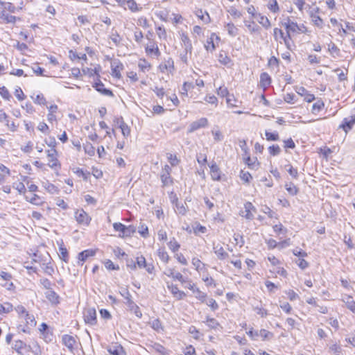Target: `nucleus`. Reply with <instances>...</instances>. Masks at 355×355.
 <instances>
[{
    "instance_id": "34",
    "label": "nucleus",
    "mask_w": 355,
    "mask_h": 355,
    "mask_svg": "<svg viewBox=\"0 0 355 355\" xmlns=\"http://www.w3.org/2000/svg\"><path fill=\"white\" fill-rule=\"evenodd\" d=\"M138 232L144 238L149 236L148 228L145 224L140 223V225L138 227Z\"/></svg>"
},
{
    "instance_id": "25",
    "label": "nucleus",
    "mask_w": 355,
    "mask_h": 355,
    "mask_svg": "<svg viewBox=\"0 0 355 355\" xmlns=\"http://www.w3.org/2000/svg\"><path fill=\"white\" fill-rule=\"evenodd\" d=\"M159 68L162 72H164L170 69H173V61L171 58L166 60L164 63L159 64Z\"/></svg>"
},
{
    "instance_id": "9",
    "label": "nucleus",
    "mask_w": 355,
    "mask_h": 355,
    "mask_svg": "<svg viewBox=\"0 0 355 355\" xmlns=\"http://www.w3.org/2000/svg\"><path fill=\"white\" fill-rule=\"evenodd\" d=\"M148 348L152 352H157L159 355H168V351L159 343H153L148 345Z\"/></svg>"
},
{
    "instance_id": "40",
    "label": "nucleus",
    "mask_w": 355,
    "mask_h": 355,
    "mask_svg": "<svg viewBox=\"0 0 355 355\" xmlns=\"http://www.w3.org/2000/svg\"><path fill=\"white\" fill-rule=\"evenodd\" d=\"M33 102L38 105H46V101L42 94H38L35 97L31 96Z\"/></svg>"
},
{
    "instance_id": "1",
    "label": "nucleus",
    "mask_w": 355,
    "mask_h": 355,
    "mask_svg": "<svg viewBox=\"0 0 355 355\" xmlns=\"http://www.w3.org/2000/svg\"><path fill=\"white\" fill-rule=\"evenodd\" d=\"M100 69V66H98V67H95L94 69V73L97 75V77L94 78L92 87L101 94L105 96L113 97V92L110 89L105 88L104 84L98 78V71Z\"/></svg>"
},
{
    "instance_id": "4",
    "label": "nucleus",
    "mask_w": 355,
    "mask_h": 355,
    "mask_svg": "<svg viewBox=\"0 0 355 355\" xmlns=\"http://www.w3.org/2000/svg\"><path fill=\"white\" fill-rule=\"evenodd\" d=\"M208 119L205 117H202L197 121H193L189 127L188 132H193L200 128H204L208 126Z\"/></svg>"
},
{
    "instance_id": "28",
    "label": "nucleus",
    "mask_w": 355,
    "mask_h": 355,
    "mask_svg": "<svg viewBox=\"0 0 355 355\" xmlns=\"http://www.w3.org/2000/svg\"><path fill=\"white\" fill-rule=\"evenodd\" d=\"M285 189L291 196L297 195L299 191L297 187L292 182L286 183Z\"/></svg>"
},
{
    "instance_id": "56",
    "label": "nucleus",
    "mask_w": 355,
    "mask_h": 355,
    "mask_svg": "<svg viewBox=\"0 0 355 355\" xmlns=\"http://www.w3.org/2000/svg\"><path fill=\"white\" fill-rule=\"evenodd\" d=\"M241 179L245 182H249L252 178L251 174L248 171H241L240 173Z\"/></svg>"
},
{
    "instance_id": "42",
    "label": "nucleus",
    "mask_w": 355,
    "mask_h": 355,
    "mask_svg": "<svg viewBox=\"0 0 355 355\" xmlns=\"http://www.w3.org/2000/svg\"><path fill=\"white\" fill-rule=\"evenodd\" d=\"M59 257L64 261H65V262L68 261V259H69L68 252H67V250L65 248H64L62 246L60 247V248H59Z\"/></svg>"
},
{
    "instance_id": "13",
    "label": "nucleus",
    "mask_w": 355,
    "mask_h": 355,
    "mask_svg": "<svg viewBox=\"0 0 355 355\" xmlns=\"http://www.w3.org/2000/svg\"><path fill=\"white\" fill-rule=\"evenodd\" d=\"M165 274L168 277H171L174 279H177L182 282V284L186 282V280L183 277L182 275L179 272H175V270L173 268L167 269L166 271L165 272Z\"/></svg>"
},
{
    "instance_id": "23",
    "label": "nucleus",
    "mask_w": 355,
    "mask_h": 355,
    "mask_svg": "<svg viewBox=\"0 0 355 355\" xmlns=\"http://www.w3.org/2000/svg\"><path fill=\"white\" fill-rule=\"evenodd\" d=\"M218 61L222 64L226 66L229 65L232 62V60L227 55V53L223 51H220L218 55Z\"/></svg>"
},
{
    "instance_id": "15",
    "label": "nucleus",
    "mask_w": 355,
    "mask_h": 355,
    "mask_svg": "<svg viewBox=\"0 0 355 355\" xmlns=\"http://www.w3.org/2000/svg\"><path fill=\"white\" fill-rule=\"evenodd\" d=\"M271 83V78L266 72L261 73L260 86L266 89Z\"/></svg>"
},
{
    "instance_id": "29",
    "label": "nucleus",
    "mask_w": 355,
    "mask_h": 355,
    "mask_svg": "<svg viewBox=\"0 0 355 355\" xmlns=\"http://www.w3.org/2000/svg\"><path fill=\"white\" fill-rule=\"evenodd\" d=\"M89 257V250H85L80 253L78 254V264L81 267L83 266V263Z\"/></svg>"
},
{
    "instance_id": "37",
    "label": "nucleus",
    "mask_w": 355,
    "mask_h": 355,
    "mask_svg": "<svg viewBox=\"0 0 355 355\" xmlns=\"http://www.w3.org/2000/svg\"><path fill=\"white\" fill-rule=\"evenodd\" d=\"M245 26L251 33H259L260 31V27L257 25L254 21H251L249 23H245Z\"/></svg>"
},
{
    "instance_id": "27",
    "label": "nucleus",
    "mask_w": 355,
    "mask_h": 355,
    "mask_svg": "<svg viewBox=\"0 0 355 355\" xmlns=\"http://www.w3.org/2000/svg\"><path fill=\"white\" fill-rule=\"evenodd\" d=\"M87 213L84 210H78L75 212V218L78 223H82L87 219Z\"/></svg>"
},
{
    "instance_id": "63",
    "label": "nucleus",
    "mask_w": 355,
    "mask_h": 355,
    "mask_svg": "<svg viewBox=\"0 0 355 355\" xmlns=\"http://www.w3.org/2000/svg\"><path fill=\"white\" fill-rule=\"evenodd\" d=\"M26 344L21 340H16L14 344V349L19 353H21V350L25 348Z\"/></svg>"
},
{
    "instance_id": "30",
    "label": "nucleus",
    "mask_w": 355,
    "mask_h": 355,
    "mask_svg": "<svg viewBox=\"0 0 355 355\" xmlns=\"http://www.w3.org/2000/svg\"><path fill=\"white\" fill-rule=\"evenodd\" d=\"M205 322L207 326L212 329H216L220 327L219 322L213 318L207 317Z\"/></svg>"
},
{
    "instance_id": "58",
    "label": "nucleus",
    "mask_w": 355,
    "mask_h": 355,
    "mask_svg": "<svg viewBox=\"0 0 355 355\" xmlns=\"http://www.w3.org/2000/svg\"><path fill=\"white\" fill-rule=\"evenodd\" d=\"M73 171L78 178H83V180H86L87 179V173L83 171V170L80 168H73Z\"/></svg>"
},
{
    "instance_id": "50",
    "label": "nucleus",
    "mask_w": 355,
    "mask_h": 355,
    "mask_svg": "<svg viewBox=\"0 0 355 355\" xmlns=\"http://www.w3.org/2000/svg\"><path fill=\"white\" fill-rule=\"evenodd\" d=\"M237 102V100L234 97L233 94H230L226 98V103L230 107H237V105L236 103Z\"/></svg>"
},
{
    "instance_id": "64",
    "label": "nucleus",
    "mask_w": 355,
    "mask_h": 355,
    "mask_svg": "<svg viewBox=\"0 0 355 355\" xmlns=\"http://www.w3.org/2000/svg\"><path fill=\"white\" fill-rule=\"evenodd\" d=\"M13 187L17 189L19 193H25L26 191L25 185L22 182L14 183Z\"/></svg>"
},
{
    "instance_id": "8",
    "label": "nucleus",
    "mask_w": 355,
    "mask_h": 355,
    "mask_svg": "<svg viewBox=\"0 0 355 355\" xmlns=\"http://www.w3.org/2000/svg\"><path fill=\"white\" fill-rule=\"evenodd\" d=\"M354 124L355 115L351 116L349 118H345L343 123L340 125V128L343 129V130L347 133L348 131L352 129Z\"/></svg>"
},
{
    "instance_id": "7",
    "label": "nucleus",
    "mask_w": 355,
    "mask_h": 355,
    "mask_svg": "<svg viewBox=\"0 0 355 355\" xmlns=\"http://www.w3.org/2000/svg\"><path fill=\"white\" fill-rule=\"evenodd\" d=\"M57 151L55 148H51L47 150V157L49 158L48 165L51 168H55L58 163V159L56 158Z\"/></svg>"
},
{
    "instance_id": "14",
    "label": "nucleus",
    "mask_w": 355,
    "mask_h": 355,
    "mask_svg": "<svg viewBox=\"0 0 355 355\" xmlns=\"http://www.w3.org/2000/svg\"><path fill=\"white\" fill-rule=\"evenodd\" d=\"M45 296L47 298V300L52 304H58L60 301V297L59 295L53 290L47 291L45 293Z\"/></svg>"
},
{
    "instance_id": "26",
    "label": "nucleus",
    "mask_w": 355,
    "mask_h": 355,
    "mask_svg": "<svg viewBox=\"0 0 355 355\" xmlns=\"http://www.w3.org/2000/svg\"><path fill=\"white\" fill-rule=\"evenodd\" d=\"M157 255L160 260L164 263H168L169 260V256L164 248H159L157 250Z\"/></svg>"
},
{
    "instance_id": "52",
    "label": "nucleus",
    "mask_w": 355,
    "mask_h": 355,
    "mask_svg": "<svg viewBox=\"0 0 355 355\" xmlns=\"http://www.w3.org/2000/svg\"><path fill=\"white\" fill-rule=\"evenodd\" d=\"M25 320L27 324L31 326H35L36 324V321L33 315L29 314L28 312L24 315Z\"/></svg>"
},
{
    "instance_id": "38",
    "label": "nucleus",
    "mask_w": 355,
    "mask_h": 355,
    "mask_svg": "<svg viewBox=\"0 0 355 355\" xmlns=\"http://www.w3.org/2000/svg\"><path fill=\"white\" fill-rule=\"evenodd\" d=\"M259 336H261L263 340H270L273 337V334L272 332L267 331L264 329H261L259 331Z\"/></svg>"
},
{
    "instance_id": "35",
    "label": "nucleus",
    "mask_w": 355,
    "mask_h": 355,
    "mask_svg": "<svg viewBox=\"0 0 355 355\" xmlns=\"http://www.w3.org/2000/svg\"><path fill=\"white\" fill-rule=\"evenodd\" d=\"M226 28L228 34L232 37H235L238 34V28L232 23H228Z\"/></svg>"
},
{
    "instance_id": "22",
    "label": "nucleus",
    "mask_w": 355,
    "mask_h": 355,
    "mask_svg": "<svg viewBox=\"0 0 355 355\" xmlns=\"http://www.w3.org/2000/svg\"><path fill=\"white\" fill-rule=\"evenodd\" d=\"M63 344L69 349H72L73 345L76 343L75 338L69 335H64L62 336Z\"/></svg>"
},
{
    "instance_id": "41",
    "label": "nucleus",
    "mask_w": 355,
    "mask_h": 355,
    "mask_svg": "<svg viewBox=\"0 0 355 355\" xmlns=\"http://www.w3.org/2000/svg\"><path fill=\"white\" fill-rule=\"evenodd\" d=\"M329 51L334 58L339 56L340 49L334 43L329 44Z\"/></svg>"
},
{
    "instance_id": "33",
    "label": "nucleus",
    "mask_w": 355,
    "mask_h": 355,
    "mask_svg": "<svg viewBox=\"0 0 355 355\" xmlns=\"http://www.w3.org/2000/svg\"><path fill=\"white\" fill-rule=\"evenodd\" d=\"M43 186L45 188V189L51 194H55L58 193V188L53 185V184L46 182L43 183Z\"/></svg>"
},
{
    "instance_id": "20",
    "label": "nucleus",
    "mask_w": 355,
    "mask_h": 355,
    "mask_svg": "<svg viewBox=\"0 0 355 355\" xmlns=\"http://www.w3.org/2000/svg\"><path fill=\"white\" fill-rule=\"evenodd\" d=\"M343 301L345 303L347 307L355 313V302L350 295H345L343 298Z\"/></svg>"
},
{
    "instance_id": "44",
    "label": "nucleus",
    "mask_w": 355,
    "mask_h": 355,
    "mask_svg": "<svg viewBox=\"0 0 355 355\" xmlns=\"http://www.w3.org/2000/svg\"><path fill=\"white\" fill-rule=\"evenodd\" d=\"M110 40L112 41L114 45L119 46L121 44V37L120 35L117 33L116 31L114 33H112V34L110 36Z\"/></svg>"
},
{
    "instance_id": "32",
    "label": "nucleus",
    "mask_w": 355,
    "mask_h": 355,
    "mask_svg": "<svg viewBox=\"0 0 355 355\" xmlns=\"http://www.w3.org/2000/svg\"><path fill=\"white\" fill-rule=\"evenodd\" d=\"M193 293L195 295V297L198 300H199L202 303L206 302V298L207 297V294L200 291L199 288H196V289H193Z\"/></svg>"
},
{
    "instance_id": "43",
    "label": "nucleus",
    "mask_w": 355,
    "mask_h": 355,
    "mask_svg": "<svg viewBox=\"0 0 355 355\" xmlns=\"http://www.w3.org/2000/svg\"><path fill=\"white\" fill-rule=\"evenodd\" d=\"M311 17L315 26L320 28H322L323 26V21L320 16L315 14H311Z\"/></svg>"
},
{
    "instance_id": "48",
    "label": "nucleus",
    "mask_w": 355,
    "mask_h": 355,
    "mask_svg": "<svg viewBox=\"0 0 355 355\" xmlns=\"http://www.w3.org/2000/svg\"><path fill=\"white\" fill-rule=\"evenodd\" d=\"M268 151L271 155L276 156L281 153V148L278 145H272L268 148Z\"/></svg>"
},
{
    "instance_id": "5",
    "label": "nucleus",
    "mask_w": 355,
    "mask_h": 355,
    "mask_svg": "<svg viewBox=\"0 0 355 355\" xmlns=\"http://www.w3.org/2000/svg\"><path fill=\"white\" fill-rule=\"evenodd\" d=\"M112 76L118 79L121 78V71L123 69V64L119 60H114L111 63Z\"/></svg>"
},
{
    "instance_id": "19",
    "label": "nucleus",
    "mask_w": 355,
    "mask_h": 355,
    "mask_svg": "<svg viewBox=\"0 0 355 355\" xmlns=\"http://www.w3.org/2000/svg\"><path fill=\"white\" fill-rule=\"evenodd\" d=\"M181 40L184 46V51H186V53H191L192 44L189 37L185 34H182L181 36Z\"/></svg>"
},
{
    "instance_id": "12",
    "label": "nucleus",
    "mask_w": 355,
    "mask_h": 355,
    "mask_svg": "<svg viewBox=\"0 0 355 355\" xmlns=\"http://www.w3.org/2000/svg\"><path fill=\"white\" fill-rule=\"evenodd\" d=\"M168 288L173 295V296L178 300H182L186 295L183 291L179 290L176 285H168Z\"/></svg>"
},
{
    "instance_id": "18",
    "label": "nucleus",
    "mask_w": 355,
    "mask_h": 355,
    "mask_svg": "<svg viewBox=\"0 0 355 355\" xmlns=\"http://www.w3.org/2000/svg\"><path fill=\"white\" fill-rule=\"evenodd\" d=\"M108 352L112 355H127L123 347L121 345H116L108 349Z\"/></svg>"
},
{
    "instance_id": "46",
    "label": "nucleus",
    "mask_w": 355,
    "mask_h": 355,
    "mask_svg": "<svg viewBox=\"0 0 355 355\" xmlns=\"http://www.w3.org/2000/svg\"><path fill=\"white\" fill-rule=\"evenodd\" d=\"M207 306H209L212 311H216L218 309V304L216 302V300L213 298L207 299L206 302H205Z\"/></svg>"
},
{
    "instance_id": "21",
    "label": "nucleus",
    "mask_w": 355,
    "mask_h": 355,
    "mask_svg": "<svg viewBox=\"0 0 355 355\" xmlns=\"http://www.w3.org/2000/svg\"><path fill=\"white\" fill-rule=\"evenodd\" d=\"M188 207L182 203H180L178 197H175V211L182 216L187 212Z\"/></svg>"
},
{
    "instance_id": "49",
    "label": "nucleus",
    "mask_w": 355,
    "mask_h": 355,
    "mask_svg": "<svg viewBox=\"0 0 355 355\" xmlns=\"http://www.w3.org/2000/svg\"><path fill=\"white\" fill-rule=\"evenodd\" d=\"M139 68L143 71H148L150 68V64L145 60H140L138 64Z\"/></svg>"
},
{
    "instance_id": "54",
    "label": "nucleus",
    "mask_w": 355,
    "mask_h": 355,
    "mask_svg": "<svg viewBox=\"0 0 355 355\" xmlns=\"http://www.w3.org/2000/svg\"><path fill=\"white\" fill-rule=\"evenodd\" d=\"M113 227L115 231L119 232L122 234V235L120 234V236H123L125 225L121 223H115L113 224Z\"/></svg>"
},
{
    "instance_id": "36",
    "label": "nucleus",
    "mask_w": 355,
    "mask_h": 355,
    "mask_svg": "<svg viewBox=\"0 0 355 355\" xmlns=\"http://www.w3.org/2000/svg\"><path fill=\"white\" fill-rule=\"evenodd\" d=\"M169 249L173 252H175L178 251V250L180 248V245L178 243V242L175 240V238H173L168 243Z\"/></svg>"
},
{
    "instance_id": "51",
    "label": "nucleus",
    "mask_w": 355,
    "mask_h": 355,
    "mask_svg": "<svg viewBox=\"0 0 355 355\" xmlns=\"http://www.w3.org/2000/svg\"><path fill=\"white\" fill-rule=\"evenodd\" d=\"M217 94L221 97H227L229 91L225 86H220L217 89Z\"/></svg>"
},
{
    "instance_id": "2",
    "label": "nucleus",
    "mask_w": 355,
    "mask_h": 355,
    "mask_svg": "<svg viewBox=\"0 0 355 355\" xmlns=\"http://www.w3.org/2000/svg\"><path fill=\"white\" fill-rule=\"evenodd\" d=\"M282 25L286 29V32L303 33L306 31V28L304 25H298L290 19H288L287 21L282 23Z\"/></svg>"
},
{
    "instance_id": "61",
    "label": "nucleus",
    "mask_w": 355,
    "mask_h": 355,
    "mask_svg": "<svg viewBox=\"0 0 355 355\" xmlns=\"http://www.w3.org/2000/svg\"><path fill=\"white\" fill-rule=\"evenodd\" d=\"M0 94L4 99L8 101H9L11 98V95L10 94L8 90L4 86L0 87Z\"/></svg>"
},
{
    "instance_id": "47",
    "label": "nucleus",
    "mask_w": 355,
    "mask_h": 355,
    "mask_svg": "<svg viewBox=\"0 0 355 355\" xmlns=\"http://www.w3.org/2000/svg\"><path fill=\"white\" fill-rule=\"evenodd\" d=\"M324 106V103L322 101H318L312 106V112L316 113L320 112Z\"/></svg>"
},
{
    "instance_id": "3",
    "label": "nucleus",
    "mask_w": 355,
    "mask_h": 355,
    "mask_svg": "<svg viewBox=\"0 0 355 355\" xmlns=\"http://www.w3.org/2000/svg\"><path fill=\"white\" fill-rule=\"evenodd\" d=\"M277 33H279V37L284 41V43L286 45V48L289 50H291L292 40L291 36V32H286V35H284L283 31L281 29L278 28H275L273 30V35L276 41H278Z\"/></svg>"
},
{
    "instance_id": "62",
    "label": "nucleus",
    "mask_w": 355,
    "mask_h": 355,
    "mask_svg": "<svg viewBox=\"0 0 355 355\" xmlns=\"http://www.w3.org/2000/svg\"><path fill=\"white\" fill-rule=\"evenodd\" d=\"M136 232V228L133 225L125 226L123 236H130Z\"/></svg>"
},
{
    "instance_id": "57",
    "label": "nucleus",
    "mask_w": 355,
    "mask_h": 355,
    "mask_svg": "<svg viewBox=\"0 0 355 355\" xmlns=\"http://www.w3.org/2000/svg\"><path fill=\"white\" fill-rule=\"evenodd\" d=\"M114 126L115 128H121L123 125L125 124L122 116L114 117L113 120Z\"/></svg>"
},
{
    "instance_id": "60",
    "label": "nucleus",
    "mask_w": 355,
    "mask_h": 355,
    "mask_svg": "<svg viewBox=\"0 0 355 355\" xmlns=\"http://www.w3.org/2000/svg\"><path fill=\"white\" fill-rule=\"evenodd\" d=\"M167 158L168 162L173 166H177L180 162V160L178 159L175 155L168 154Z\"/></svg>"
},
{
    "instance_id": "31",
    "label": "nucleus",
    "mask_w": 355,
    "mask_h": 355,
    "mask_svg": "<svg viewBox=\"0 0 355 355\" xmlns=\"http://www.w3.org/2000/svg\"><path fill=\"white\" fill-rule=\"evenodd\" d=\"M13 309V306L9 303L6 302L4 304H0V315L3 313H8Z\"/></svg>"
},
{
    "instance_id": "11",
    "label": "nucleus",
    "mask_w": 355,
    "mask_h": 355,
    "mask_svg": "<svg viewBox=\"0 0 355 355\" xmlns=\"http://www.w3.org/2000/svg\"><path fill=\"white\" fill-rule=\"evenodd\" d=\"M209 167L211 178L214 180H220L221 171L218 166L216 164V163L212 162Z\"/></svg>"
},
{
    "instance_id": "24",
    "label": "nucleus",
    "mask_w": 355,
    "mask_h": 355,
    "mask_svg": "<svg viewBox=\"0 0 355 355\" xmlns=\"http://www.w3.org/2000/svg\"><path fill=\"white\" fill-rule=\"evenodd\" d=\"M128 305L130 310L132 311L138 318H141L142 313L139 306L131 299H129Z\"/></svg>"
},
{
    "instance_id": "53",
    "label": "nucleus",
    "mask_w": 355,
    "mask_h": 355,
    "mask_svg": "<svg viewBox=\"0 0 355 355\" xmlns=\"http://www.w3.org/2000/svg\"><path fill=\"white\" fill-rule=\"evenodd\" d=\"M192 264L198 271H200L202 268V266L203 267L205 266V264L198 258L192 259Z\"/></svg>"
},
{
    "instance_id": "17",
    "label": "nucleus",
    "mask_w": 355,
    "mask_h": 355,
    "mask_svg": "<svg viewBox=\"0 0 355 355\" xmlns=\"http://www.w3.org/2000/svg\"><path fill=\"white\" fill-rule=\"evenodd\" d=\"M255 209L252 204L248 202L245 204V211H243V216L248 220H252L254 218V215L251 212V209Z\"/></svg>"
},
{
    "instance_id": "55",
    "label": "nucleus",
    "mask_w": 355,
    "mask_h": 355,
    "mask_svg": "<svg viewBox=\"0 0 355 355\" xmlns=\"http://www.w3.org/2000/svg\"><path fill=\"white\" fill-rule=\"evenodd\" d=\"M211 134L213 135L214 139L216 141H220L223 139V135L218 129H213L211 130Z\"/></svg>"
},
{
    "instance_id": "6",
    "label": "nucleus",
    "mask_w": 355,
    "mask_h": 355,
    "mask_svg": "<svg viewBox=\"0 0 355 355\" xmlns=\"http://www.w3.org/2000/svg\"><path fill=\"white\" fill-rule=\"evenodd\" d=\"M171 168L168 165H165L161 172V180L164 186L168 184L171 182Z\"/></svg>"
},
{
    "instance_id": "59",
    "label": "nucleus",
    "mask_w": 355,
    "mask_h": 355,
    "mask_svg": "<svg viewBox=\"0 0 355 355\" xmlns=\"http://www.w3.org/2000/svg\"><path fill=\"white\" fill-rule=\"evenodd\" d=\"M146 51L148 53H154L156 56L160 55V51L157 46L153 45L151 46H147Z\"/></svg>"
},
{
    "instance_id": "39",
    "label": "nucleus",
    "mask_w": 355,
    "mask_h": 355,
    "mask_svg": "<svg viewBox=\"0 0 355 355\" xmlns=\"http://www.w3.org/2000/svg\"><path fill=\"white\" fill-rule=\"evenodd\" d=\"M266 139L268 141H278L279 139V134L277 132H270L268 130L265 132Z\"/></svg>"
},
{
    "instance_id": "16",
    "label": "nucleus",
    "mask_w": 355,
    "mask_h": 355,
    "mask_svg": "<svg viewBox=\"0 0 355 355\" xmlns=\"http://www.w3.org/2000/svg\"><path fill=\"white\" fill-rule=\"evenodd\" d=\"M214 38L219 40V37L215 33H211V36L207 40L206 43L205 44V48L207 51L212 52L215 50L216 46L214 43Z\"/></svg>"
},
{
    "instance_id": "45",
    "label": "nucleus",
    "mask_w": 355,
    "mask_h": 355,
    "mask_svg": "<svg viewBox=\"0 0 355 355\" xmlns=\"http://www.w3.org/2000/svg\"><path fill=\"white\" fill-rule=\"evenodd\" d=\"M258 21L260 24H261L266 29H268L270 27V22L269 19L265 16L260 15L259 19H258Z\"/></svg>"
},
{
    "instance_id": "10",
    "label": "nucleus",
    "mask_w": 355,
    "mask_h": 355,
    "mask_svg": "<svg viewBox=\"0 0 355 355\" xmlns=\"http://www.w3.org/2000/svg\"><path fill=\"white\" fill-rule=\"evenodd\" d=\"M213 250L218 259L220 260H224L229 257L227 252H226L224 248L219 244L215 245L214 243Z\"/></svg>"
}]
</instances>
